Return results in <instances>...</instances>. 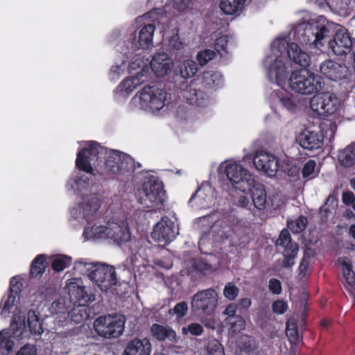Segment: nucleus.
Returning a JSON list of instances; mask_svg holds the SVG:
<instances>
[{
	"instance_id": "obj_41",
	"label": "nucleus",
	"mask_w": 355,
	"mask_h": 355,
	"mask_svg": "<svg viewBox=\"0 0 355 355\" xmlns=\"http://www.w3.org/2000/svg\"><path fill=\"white\" fill-rule=\"evenodd\" d=\"M216 56V53L210 49H205L200 51L197 55V60L201 66H204L209 61L213 60Z\"/></svg>"
},
{
	"instance_id": "obj_12",
	"label": "nucleus",
	"mask_w": 355,
	"mask_h": 355,
	"mask_svg": "<svg viewBox=\"0 0 355 355\" xmlns=\"http://www.w3.org/2000/svg\"><path fill=\"white\" fill-rule=\"evenodd\" d=\"M179 234V228L168 217H163L155 225L151 233L152 238L157 242L168 243Z\"/></svg>"
},
{
	"instance_id": "obj_60",
	"label": "nucleus",
	"mask_w": 355,
	"mask_h": 355,
	"mask_svg": "<svg viewBox=\"0 0 355 355\" xmlns=\"http://www.w3.org/2000/svg\"><path fill=\"white\" fill-rule=\"evenodd\" d=\"M251 305V300L250 298L245 297L241 299L239 302V306L242 308L247 309H248Z\"/></svg>"
},
{
	"instance_id": "obj_56",
	"label": "nucleus",
	"mask_w": 355,
	"mask_h": 355,
	"mask_svg": "<svg viewBox=\"0 0 355 355\" xmlns=\"http://www.w3.org/2000/svg\"><path fill=\"white\" fill-rule=\"evenodd\" d=\"M24 324H25V323H24V317L23 318L19 317L18 318H17V317H15L12 321L11 327L13 331H17L21 329H24ZM16 334V332L14 331L13 334Z\"/></svg>"
},
{
	"instance_id": "obj_58",
	"label": "nucleus",
	"mask_w": 355,
	"mask_h": 355,
	"mask_svg": "<svg viewBox=\"0 0 355 355\" xmlns=\"http://www.w3.org/2000/svg\"><path fill=\"white\" fill-rule=\"evenodd\" d=\"M236 311V306L234 304H230L226 307L225 310L224 311V314L228 315L229 320H231L236 316L234 315Z\"/></svg>"
},
{
	"instance_id": "obj_32",
	"label": "nucleus",
	"mask_w": 355,
	"mask_h": 355,
	"mask_svg": "<svg viewBox=\"0 0 355 355\" xmlns=\"http://www.w3.org/2000/svg\"><path fill=\"white\" fill-rule=\"evenodd\" d=\"M339 263L342 266L343 275L347 284L353 286L355 284V274L352 269V265L349 260L343 257L339 259Z\"/></svg>"
},
{
	"instance_id": "obj_35",
	"label": "nucleus",
	"mask_w": 355,
	"mask_h": 355,
	"mask_svg": "<svg viewBox=\"0 0 355 355\" xmlns=\"http://www.w3.org/2000/svg\"><path fill=\"white\" fill-rule=\"evenodd\" d=\"M319 171L317 168L316 162L309 159L303 166L302 170V177L304 178L313 179L318 175Z\"/></svg>"
},
{
	"instance_id": "obj_52",
	"label": "nucleus",
	"mask_w": 355,
	"mask_h": 355,
	"mask_svg": "<svg viewBox=\"0 0 355 355\" xmlns=\"http://www.w3.org/2000/svg\"><path fill=\"white\" fill-rule=\"evenodd\" d=\"M342 200L345 205L352 206L355 210V195L352 191H345L343 193Z\"/></svg>"
},
{
	"instance_id": "obj_6",
	"label": "nucleus",
	"mask_w": 355,
	"mask_h": 355,
	"mask_svg": "<svg viewBox=\"0 0 355 355\" xmlns=\"http://www.w3.org/2000/svg\"><path fill=\"white\" fill-rule=\"evenodd\" d=\"M225 174L234 188L243 193L251 191L255 184L253 175L236 162H231L226 165Z\"/></svg>"
},
{
	"instance_id": "obj_13",
	"label": "nucleus",
	"mask_w": 355,
	"mask_h": 355,
	"mask_svg": "<svg viewBox=\"0 0 355 355\" xmlns=\"http://www.w3.org/2000/svg\"><path fill=\"white\" fill-rule=\"evenodd\" d=\"M100 146L94 141H89L86 146L77 154L76 164L77 167L86 173H92V162L98 159Z\"/></svg>"
},
{
	"instance_id": "obj_8",
	"label": "nucleus",
	"mask_w": 355,
	"mask_h": 355,
	"mask_svg": "<svg viewBox=\"0 0 355 355\" xmlns=\"http://www.w3.org/2000/svg\"><path fill=\"white\" fill-rule=\"evenodd\" d=\"M218 301V295L213 288L200 291L196 293L191 301V308L194 311L205 315H211L215 311Z\"/></svg>"
},
{
	"instance_id": "obj_24",
	"label": "nucleus",
	"mask_w": 355,
	"mask_h": 355,
	"mask_svg": "<svg viewBox=\"0 0 355 355\" xmlns=\"http://www.w3.org/2000/svg\"><path fill=\"white\" fill-rule=\"evenodd\" d=\"M152 336L159 341L168 340L172 342H177L175 331L168 326H163L159 324H153L150 328Z\"/></svg>"
},
{
	"instance_id": "obj_29",
	"label": "nucleus",
	"mask_w": 355,
	"mask_h": 355,
	"mask_svg": "<svg viewBox=\"0 0 355 355\" xmlns=\"http://www.w3.org/2000/svg\"><path fill=\"white\" fill-rule=\"evenodd\" d=\"M48 266L46 256L45 254H39L32 261L30 268V275L31 277H37L41 275Z\"/></svg>"
},
{
	"instance_id": "obj_23",
	"label": "nucleus",
	"mask_w": 355,
	"mask_h": 355,
	"mask_svg": "<svg viewBox=\"0 0 355 355\" xmlns=\"http://www.w3.org/2000/svg\"><path fill=\"white\" fill-rule=\"evenodd\" d=\"M68 292L71 301L77 303L79 306H83L85 304L92 301V297L89 296L85 288L77 283L71 282L68 284Z\"/></svg>"
},
{
	"instance_id": "obj_33",
	"label": "nucleus",
	"mask_w": 355,
	"mask_h": 355,
	"mask_svg": "<svg viewBox=\"0 0 355 355\" xmlns=\"http://www.w3.org/2000/svg\"><path fill=\"white\" fill-rule=\"evenodd\" d=\"M10 338L11 334L8 331H0V350L2 354H8L12 349L14 342Z\"/></svg>"
},
{
	"instance_id": "obj_43",
	"label": "nucleus",
	"mask_w": 355,
	"mask_h": 355,
	"mask_svg": "<svg viewBox=\"0 0 355 355\" xmlns=\"http://www.w3.org/2000/svg\"><path fill=\"white\" fill-rule=\"evenodd\" d=\"M229 322L231 324V329L233 332L240 331L244 329L245 327V321L239 315H236L234 318L230 320Z\"/></svg>"
},
{
	"instance_id": "obj_55",
	"label": "nucleus",
	"mask_w": 355,
	"mask_h": 355,
	"mask_svg": "<svg viewBox=\"0 0 355 355\" xmlns=\"http://www.w3.org/2000/svg\"><path fill=\"white\" fill-rule=\"evenodd\" d=\"M269 289L274 294H279L282 291V285L279 280L271 279L269 282Z\"/></svg>"
},
{
	"instance_id": "obj_22",
	"label": "nucleus",
	"mask_w": 355,
	"mask_h": 355,
	"mask_svg": "<svg viewBox=\"0 0 355 355\" xmlns=\"http://www.w3.org/2000/svg\"><path fill=\"white\" fill-rule=\"evenodd\" d=\"M284 58L278 57L269 69V76L275 79L279 85H282L287 78L289 62H285Z\"/></svg>"
},
{
	"instance_id": "obj_54",
	"label": "nucleus",
	"mask_w": 355,
	"mask_h": 355,
	"mask_svg": "<svg viewBox=\"0 0 355 355\" xmlns=\"http://www.w3.org/2000/svg\"><path fill=\"white\" fill-rule=\"evenodd\" d=\"M287 309V304L283 300H277L272 304V310L275 313L282 314Z\"/></svg>"
},
{
	"instance_id": "obj_18",
	"label": "nucleus",
	"mask_w": 355,
	"mask_h": 355,
	"mask_svg": "<svg viewBox=\"0 0 355 355\" xmlns=\"http://www.w3.org/2000/svg\"><path fill=\"white\" fill-rule=\"evenodd\" d=\"M173 62L165 53L155 54L150 62V67L157 77H164L172 69Z\"/></svg>"
},
{
	"instance_id": "obj_38",
	"label": "nucleus",
	"mask_w": 355,
	"mask_h": 355,
	"mask_svg": "<svg viewBox=\"0 0 355 355\" xmlns=\"http://www.w3.org/2000/svg\"><path fill=\"white\" fill-rule=\"evenodd\" d=\"M306 223V218L300 216L295 220L288 221V227L293 233L297 234L305 229Z\"/></svg>"
},
{
	"instance_id": "obj_44",
	"label": "nucleus",
	"mask_w": 355,
	"mask_h": 355,
	"mask_svg": "<svg viewBox=\"0 0 355 355\" xmlns=\"http://www.w3.org/2000/svg\"><path fill=\"white\" fill-rule=\"evenodd\" d=\"M223 294L228 300H233L237 297L239 289L232 283H228L225 286Z\"/></svg>"
},
{
	"instance_id": "obj_34",
	"label": "nucleus",
	"mask_w": 355,
	"mask_h": 355,
	"mask_svg": "<svg viewBox=\"0 0 355 355\" xmlns=\"http://www.w3.org/2000/svg\"><path fill=\"white\" fill-rule=\"evenodd\" d=\"M183 96L191 105H199V99L202 98V93L190 85L184 90Z\"/></svg>"
},
{
	"instance_id": "obj_9",
	"label": "nucleus",
	"mask_w": 355,
	"mask_h": 355,
	"mask_svg": "<svg viewBox=\"0 0 355 355\" xmlns=\"http://www.w3.org/2000/svg\"><path fill=\"white\" fill-rule=\"evenodd\" d=\"M340 102L336 95L322 92L313 96L310 101V107L315 113L327 116L333 114L339 108Z\"/></svg>"
},
{
	"instance_id": "obj_27",
	"label": "nucleus",
	"mask_w": 355,
	"mask_h": 355,
	"mask_svg": "<svg viewBox=\"0 0 355 355\" xmlns=\"http://www.w3.org/2000/svg\"><path fill=\"white\" fill-rule=\"evenodd\" d=\"M338 159L344 167L349 168L355 165V144L349 145L340 150Z\"/></svg>"
},
{
	"instance_id": "obj_20",
	"label": "nucleus",
	"mask_w": 355,
	"mask_h": 355,
	"mask_svg": "<svg viewBox=\"0 0 355 355\" xmlns=\"http://www.w3.org/2000/svg\"><path fill=\"white\" fill-rule=\"evenodd\" d=\"M152 345L148 338H134L128 343L123 355H150Z\"/></svg>"
},
{
	"instance_id": "obj_31",
	"label": "nucleus",
	"mask_w": 355,
	"mask_h": 355,
	"mask_svg": "<svg viewBox=\"0 0 355 355\" xmlns=\"http://www.w3.org/2000/svg\"><path fill=\"white\" fill-rule=\"evenodd\" d=\"M27 322L31 334H41L43 332L42 326L39 317L34 311L31 310L28 312Z\"/></svg>"
},
{
	"instance_id": "obj_25",
	"label": "nucleus",
	"mask_w": 355,
	"mask_h": 355,
	"mask_svg": "<svg viewBox=\"0 0 355 355\" xmlns=\"http://www.w3.org/2000/svg\"><path fill=\"white\" fill-rule=\"evenodd\" d=\"M247 192L252 193V201L254 207L259 209H263L266 204V192L262 184L255 180V184L251 191Z\"/></svg>"
},
{
	"instance_id": "obj_48",
	"label": "nucleus",
	"mask_w": 355,
	"mask_h": 355,
	"mask_svg": "<svg viewBox=\"0 0 355 355\" xmlns=\"http://www.w3.org/2000/svg\"><path fill=\"white\" fill-rule=\"evenodd\" d=\"M37 349L34 345L26 344L17 352L16 355H37Z\"/></svg>"
},
{
	"instance_id": "obj_64",
	"label": "nucleus",
	"mask_w": 355,
	"mask_h": 355,
	"mask_svg": "<svg viewBox=\"0 0 355 355\" xmlns=\"http://www.w3.org/2000/svg\"><path fill=\"white\" fill-rule=\"evenodd\" d=\"M350 236L355 239V224L351 225L349 230Z\"/></svg>"
},
{
	"instance_id": "obj_49",
	"label": "nucleus",
	"mask_w": 355,
	"mask_h": 355,
	"mask_svg": "<svg viewBox=\"0 0 355 355\" xmlns=\"http://www.w3.org/2000/svg\"><path fill=\"white\" fill-rule=\"evenodd\" d=\"M228 39L227 36L222 35L216 38L214 42L215 49L218 52L221 53L226 51Z\"/></svg>"
},
{
	"instance_id": "obj_62",
	"label": "nucleus",
	"mask_w": 355,
	"mask_h": 355,
	"mask_svg": "<svg viewBox=\"0 0 355 355\" xmlns=\"http://www.w3.org/2000/svg\"><path fill=\"white\" fill-rule=\"evenodd\" d=\"M88 208H89L90 211L95 213L98 209V205L96 202H94L92 205H87V207L84 208V211H87Z\"/></svg>"
},
{
	"instance_id": "obj_21",
	"label": "nucleus",
	"mask_w": 355,
	"mask_h": 355,
	"mask_svg": "<svg viewBox=\"0 0 355 355\" xmlns=\"http://www.w3.org/2000/svg\"><path fill=\"white\" fill-rule=\"evenodd\" d=\"M147 73L148 71L142 67L136 76L124 79L123 81L118 86V92L121 94H129L132 92L139 85H141L147 80Z\"/></svg>"
},
{
	"instance_id": "obj_59",
	"label": "nucleus",
	"mask_w": 355,
	"mask_h": 355,
	"mask_svg": "<svg viewBox=\"0 0 355 355\" xmlns=\"http://www.w3.org/2000/svg\"><path fill=\"white\" fill-rule=\"evenodd\" d=\"M195 268L201 272H206L211 270V266L209 264L201 261L196 263Z\"/></svg>"
},
{
	"instance_id": "obj_63",
	"label": "nucleus",
	"mask_w": 355,
	"mask_h": 355,
	"mask_svg": "<svg viewBox=\"0 0 355 355\" xmlns=\"http://www.w3.org/2000/svg\"><path fill=\"white\" fill-rule=\"evenodd\" d=\"M140 61L139 60H136L135 62H132L130 66H129V71H130V73H132V70L133 69H135L136 67H135V65L137 64L138 67H139V62Z\"/></svg>"
},
{
	"instance_id": "obj_28",
	"label": "nucleus",
	"mask_w": 355,
	"mask_h": 355,
	"mask_svg": "<svg viewBox=\"0 0 355 355\" xmlns=\"http://www.w3.org/2000/svg\"><path fill=\"white\" fill-rule=\"evenodd\" d=\"M155 27L148 24L141 28L139 33L138 42L141 48H148L153 44V38Z\"/></svg>"
},
{
	"instance_id": "obj_40",
	"label": "nucleus",
	"mask_w": 355,
	"mask_h": 355,
	"mask_svg": "<svg viewBox=\"0 0 355 355\" xmlns=\"http://www.w3.org/2000/svg\"><path fill=\"white\" fill-rule=\"evenodd\" d=\"M281 103L288 111L294 112L297 110L300 101L297 97L290 95L283 97Z\"/></svg>"
},
{
	"instance_id": "obj_47",
	"label": "nucleus",
	"mask_w": 355,
	"mask_h": 355,
	"mask_svg": "<svg viewBox=\"0 0 355 355\" xmlns=\"http://www.w3.org/2000/svg\"><path fill=\"white\" fill-rule=\"evenodd\" d=\"M188 306L185 302L178 303L173 310H170V313L175 314L178 318H182L187 312Z\"/></svg>"
},
{
	"instance_id": "obj_51",
	"label": "nucleus",
	"mask_w": 355,
	"mask_h": 355,
	"mask_svg": "<svg viewBox=\"0 0 355 355\" xmlns=\"http://www.w3.org/2000/svg\"><path fill=\"white\" fill-rule=\"evenodd\" d=\"M124 156H125L124 154L114 153L112 157L114 159L113 162H114L115 165L111 164V161L110 160H107V164H106L107 166L111 168L110 170L112 173H116V172H118L119 171V168H120L119 161L121 159V157H124Z\"/></svg>"
},
{
	"instance_id": "obj_30",
	"label": "nucleus",
	"mask_w": 355,
	"mask_h": 355,
	"mask_svg": "<svg viewBox=\"0 0 355 355\" xmlns=\"http://www.w3.org/2000/svg\"><path fill=\"white\" fill-rule=\"evenodd\" d=\"M178 67L180 68V73L184 78L194 76L198 70L197 63L189 59L184 60L178 65Z\"/></svg>"
},
{
	"instance_id": "obj_36",
	"label": "nucleus",
	"mask_w": 355,
	"mask_h": 355,
	"mask_svg": "<svg viewBox=\"0 0 355 355\" xmlns=\"http://www.w3.org/2000/svg\"><path fill=\"white\" fill-rule=\"evenodd\" d=\"M203 327L200 324L191 322L182 327L181 333L184 336H198L203 333Z\"/></svg>"
},
{
	"instance_id": "obj_53",
	"label": "nucleus",
	"mask_w": 355,
	"mask_h": 355,
	"mask_svg": "<svg viewBox=\"0 0 355 355\" xmlns=\"http://www.w3.org/2000/svg\"><path fill=\"white\" fill-rule=\"evenodd\" d=\"M67 267V261L63 257H57L52 262V268L55 271H62Z\"/></svg>"
},
{
	"instance_id": "obj_17",
	"label": "nucleus",
	"mask_w": 355,
	"mask_h": 355,
	"mask_svg": "<svg viewBox=\"0 0 355 355\" xmlns=\"http://www.w3.org/2000/svg\"><path fill=\"white\" fill-rule=\"evenodd\" d=\"M277 246H281L284 248L283 254L285 257L284 266H288V259H293L297 254L298 245L295 242H292L291 235L288 230L284 229L276 241Z\"/></svg>"
},
{
	"instance_id": "obj_11",
	"label": "nucleus",
	"mask_w": 355,
	"mask_h": 355,
	"mask_svg": "<svg viewBox=\"0 0 355 355\" xmlns=\"http://www.w3.org/2000/svg\"><path fill=\"white\" fill-rule=\"evenodd\" d=\"M286 49L289 58L293 60L294 62L302 67H307L309 64L311 60L309 55L302 51L297 44L291 43L288 45L285 39L275 41L273 44L274 51L277 50L282 54Z\"/></svg>"
},
{
	"instance_id": "obj_4",
	"label": "nucleus",
	"mask_w": 355,
	"mask_h": 355,
	"mask_svg": "<svg viewBox=\"0 0 355 355\" xmlns=\"http://www.w3.org/2000/svg\"><path fill=\"white\" fill-rule=\"evenodd\" d=\"M125 318L121 314L100 316L94 322L97 334L105 338H118L124 331Z\"/></svg>"
},
{
	"instance_id": "obj_45",
	"label": "nucleus",
	"mask_w": 355,
	"mask_h": 355,
	"mask_svg": "<svg viewBox=\"0 0 355 355\" xmlns=\"http://www.w3.org/2000/svg\"><path fill=\"white\" fill-rule=\"evenodd\" d=\"M168 46L175 50H181L184 48V43L180 40L177 32L174 33L168 40Z\"/></svg>"
},
{
	"instance_id": "obj_7",
	"label": "nucleus",
	"mask_w": 355,
	"mask_h": 355,
	"mask_svg": "<svg viewBox=\"0 0 355 355\" xmlns=\"http://www.w3.org/2000/svg\"><path fill=\"white\" fill-rule=\"evenodd\" d=\"M89 277L101 291H104L111 288L117 282L114 268L106 264L93 265Z\"/></svg>"
},
{
	"instance_id": "obj_42",
	"label": "nucleus",
	"mask_w": 355,
	"mask_h": 355,
	"mask_svg": "<svg viewBox=\"0 0 355 355\" xmlns=\"http://www.w3.org/2000/svg\"><path fill=\"white\" fill-rule=\"evenodd\" d=\"M15 302V296L13 295L12 291H11L7 299L3 302V307L1 309V311H0V315L2 317H7L8 314L10 312V310L13 307Z\"/></svg>"
},
{
	"instance_id": "obj_2",
	"label": "nucleus",
	"mask_w": 355,
	"mask_h": 355,
	"mask_svg": "<svg viewBox=\"0 0 355 355\" xmlns=\"http://www.w3.org/2000/svg\"><path fill=\"white\" fill-rule=\"evenodd\" d=\"M167 101V93L155 85H148L139 90L132 98L135 106L141 109L159 111L162 109Z\"/></svg>"
},
{
	"instance_id": "obj_5",
	"label": "nucleus",
	"mask_w": 355,
	"mask_h": 355,
	"mask_svg": "<svg viewBox=\"0 0 355 355\" xmlns=\"http://www.w3.org/2000/svg\"><path fill=\"white\" fill-rule=\"evenodd\" d=\"M138 200L144 208H159L165 200V191L161 182L149 180L137 191Z\"/></svg>"
},
{
	"instance_id": "obj_1",
	"label": "nucleus",
	"mask_w": 355,
	"mask_h": 355,
	"mask_svg": "<svg viewBox=\"0 0 355 355\" xmlns=\"http://www.w3.org/2000/svg\"><path fill=\"white\" fill-rule=\"evenodd\" d=\"M330 28L331 24L326 18L320 16L296 27L297 40L311 48L320 49L324 45V40L331 34Z\"/></svg>"
},
{
	"instance_id": "obj_26",
	"label": "nucleus",
	"mask_w": 355,
	"mask_h": 355,
	"mask_svg": "<svg viewBox=\"0 0 355 355\" xmlns=\"http://www.w3.org/2000/svg\"><path fill=\"white\" fill-rule=\"evenodd\" d=\"M246 0H220L219 7L225 15H239L243 10Z\"/></svg>"
},
{
	"instance_id": "obj_10",
	"label": "nucleus",
	"mask_w": 355,
	"mask_h": 355,
	"mask_svg": "<svg viewBox=\"0 0 355 355\" xmlns=\"http://www.w3.org/2000/svg\"><path fill=\"white\" fill-rule=\"evenodd\" d=\"M99 233L101 236L111 239L119 245L128 242L131 239L130 228L125 220L109 221L106 226L100 227Z\"/></svg>"
},
{
	"instance_id": "obj_46",
	"label": "nucleus",
	"mask_w": 355,
	"mask_h": 355,
	"mask_svg": "<svg viewBox=\"0 0 355 355\" xmlns=\"http://www.w3.org/2000/svg\"><path fill=\"white\" fill-rule=\"evenodd\" d=\"M85 313V311L83 308L76 307L71 311L69 315L76 323H80L84 320Z\"/></svg>"
},
{
	"instance_id": "obj_14",
	"label": "nucleus",
	"mask_w": 355,
	"mask_h": 355,
	"mask_svg": "<svg viewBox=\"0 0 355 355\" xmlns=\"http://www.w3.org/2000/svg\"><path fill=\"white\" fill-rule=\"evenodd\" d=\"M253 162L257 170L263 171L269 176L275 175L279 167L282 170L286 171L273 155L263 150L256 153Z\"/></svg>"
},
{
	"instance_id": "obj_16",
	"label": "nucleus",
	"mask_w": 355,
	"mask_h": 355,
	"mask_svg": "<svg viewBox=\"0 0 355 355\" xmlns=\"http://www.w3.org/2000/svg\"><path fill=\"white\" fill-rule=\"evenodd\" d=\"M297 144L309 150L321 148L323 146V136L318 132L305 129L296 137Z\"/></svg>"
},
{
	"instance_id": "obj_57",
	"label": "nucleus",
	"mask_w": 355,
	"mask_h": 355,
	"mask_svg": "<svg viewBox=\"0 0 355 355\" xmlns=\"http://www.w3.org/2000/svg\"><path fill=\"white\" fill-rule=\"evenodd\" d=\"M309 262L307 259H303L299 266V276L304 278L308 273Z\"/></svg>"
},
{
	"instance_id": "obj_19",
	"label": "nucleus",
	"mask_w": 355,
	"mask_h": 355,
	"mask_svg": "<svg viewBox=\"0 0 355 355\" xmlns=\"http://www.w3.org/2000/svg\"><path fill=\"white\" fill-rule=\"evenodd\" d=\"M320 71L327 78L338 80L346 76L347 68L344 64L328 60L321 63Z\"/></svg>"
},
{
	"instance_id": "obj_37",
	"label": "nucleus",
	"mask_w": 355,
	"mask_h": 355,
	"mask_svg": "<svg viewBox=\"0 0 355 355\" xmlns=\"http://www.w3.org/2000/svg\"><path fill=\"white\" fill-rule=\"evenodd\" d=\"M207 350V355H225L223 345L216 338H211L209 340Z\"/></svg>"
},
{
	"instance_id": "obj_15",
	"label": "nucleus",
	"mask_w": 355,
	"mask_h": 355,
	"mask_svg": "<svg viewBox=\"0 0 355 355\" xmlns=\"http://www.w3.org/2000/svg\"><path fill=\"white\" fill-rule=\"evenodd\" d=\"M352 41L349 34L344 30H338L333 40L329 41V46L334 54L342 55L351 50Z\"/></svg>"
},
{
	"instance_id": "obj_3",
	"label": "nucleus",
	"mask_w": 355,
	"mask_h": 355,
	"mask_svg": "<svg viewBox=\"0 0 355 355\" xmlns=\"http://www.w3.org/2000/svg\"><path fill=\"white\" fill-rule=\"evenodd\" d=\"M289 85L295 92L310 95L322 88V82L318 75L307 69H302L292 72L289 78Z\"/></svg>"
},
{
	"instance_id": "obj_61",
	"label": "nucleus",
	"mask_w": 355,
	"mask_h": 355,
	"mask_svg": "<svg viewBox=\"0 0 355 355\" xmlns=\"http://www.w3.org/2000/svg\"><path fill=\"white\" fill-rule=\"evenodd\" d=\"M238 204L241 207H247L250 205L249 199L245 196H241L239 200Z\"/></svg>"
},
{
	"instance_id": "obj_39",
	"label": "nucleus",
	"mask_w": 355,
	"mask_h": 355,
	"mask_svg": "<svg viewBox=\"0 0 355 355\" xmlns=\"http://www.w3.org/2000/svg\"><path fill=\"white\" fill-rule=\"evenodd\" d=\"M286 335L291 343H296L299 340L297 323L293 320H289L286 323Z\"/></svg>"
},
{
	"instance_id": "obj_50",
	"label": "nucleus",
	"mask_w": 355,
	"mask_h": 355,
	"mask_svg": "<svg viewBox=\"0 0 355 355\" xmlns=\"http://www.w3.org/2000/svg\"><path fill=\"white\" fill-rule=\"evenodd\" d=\"M337 205V198L334 195H329L327 198L324 205L321 207V211L330 212Z\"/></svg>"
}]
</instances>
